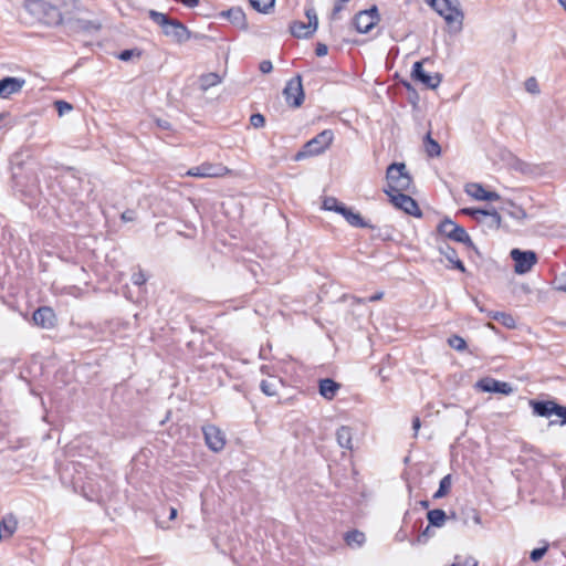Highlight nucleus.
<instances>
[{
  "label": "nucleus",
  "instance_id": "obj_1",
  "mask_svg": "<svg viewBox=\"0 0 566 566\" xmlns=\"http://www.w3.org/2000/svg\"><path fill=\"white\" fill-rule=\"evenodd\" d=\"M25 9L41 23L57 27L63 22L61 10L45 0H27Z\"/></svg>",
  "mask_w": 566,
  "mask_h": 566
},
{
  "label": "nucleus",
  "instance_id": "obj_2",
  "mask_svg": "<svg viewBox=\"0 0 566 566\" xmlns=\"http://www.w3.org/2000/svg\"><path fill=\"white\" fill-rule=\"evenodd\" d=\"M149 18L161 27L166 36L172 38L178 43H184L191 36V32L182 22L177 19H172L165 13L151 10L149 12Z\"/></svg>",
  "mask_w": 566,
  "mask_h": 566
},
{
  "label": "nucleus",
  "instance_id": "obj_3",
  "mask_svg": "<svg viewBox=\"0 0 566 566\" xmlns=\"http://www.w3.org/2000/svg\"><path fill=\"white\" fill-rule=\"evenodd\" d=\"M387 187L384 189L390 193L409 191L412 186V177L403 163H392L386 170Z\"/></svg>",
  "mask_w": 566,
  "mask_h": 566
},
{
  "label": "nucleus",
  "instance_id": "obj_4",
  "mask_svg": "<svg viewBox=\"0 0 566 566\" xmlns=\"http://www.w3.org/2000/svg\"><path fill=\"white\" fill-rule=\"evenodd\" d=\"M334 133L332 129H324L311 140L306 142L302 148L294 155V160L300 161L305 158L317 156L324 153L332 144Z\"/></svg>",
  "mask_w": 566,
  "mask_h": 566
},
{
  "label": "nucleus",
  "instance_id": "obj_5",
  "mask_svg": "<svg viewBox=\"0 0 566 566\" xmlns=\"http://www.w3.org/2000/svg\"><path fill=\"white\" fill-rule=\"evenodd\" d=\"M431 8L441 15L447 24L453 22L459 23V29L462 28L464 13L461 9L460 0H424Z\"/></svg>",
  "mask_w": 566,
  "mask_h": 566
},
{
  "label": "nucleus",
  "instance_id": "obj_6",
  "mask_svg": "<svg viewBox=\"0 0 566 566\" xmlns=\"http://www.w3.org/2000/svg\"><path fill=\"white\" fill-rule=\"evenodd\" d=\"M437 231L446 238L454 242L463 243L467 248L478 252V248L473 243L467 230L462 226L457 224L450 218L446 217L442 221H440L437 227Z\"/></svg>",
  "mask_w": 566,
  "mask_h": 566
},
{
  "label": "nucleus",
  "instance_id": "obj_7",
  "mask_svg": "<svg viewBox=\"0 0 566 566\" xmlns=\"http://www.w3.org/2000/svg\"><path fill=\"white\" fill-rule=\"evenodd\" d=\"M510 256L514 261V272L516 274L530 272L538 260L537 254L532 250L513 249L510 252Z\"/></svg>",
  "mask_w": 566,
  "mask_h": 566
},
{
  "label": "nucleus",
  "instance_id": "obj_8",
  "mask_svg": "<svg viewBox=\"0 0 566 566\" xmlns=\"http://www.w3.org/2000/svg\"><path fill=\"white\" fill-rule=\"evenodd\" d=\"M386 195L389 197V201L394 205L395 208L405 211L407 214L421 218L422 211L420 210L417 201L409 195L403 193V191L390 193L386 191Z\"/></svg>",
  "mask_w": 566,
  "mask_h": 566
},
{
  "label": "nucleus",
  "instance_id": "obj_9",
  "mask_svg": "<svg viewBox=\"0 0 566 566\" xmlns=\"http://www.w3.org/2000/svg\"><path fill=\"white\" fill-rule=\"evenodd\" d=\"M283 95L286 103L294 108H297L303 104L305 94L302 85L301 74H296L286 83L283 90Z\"/></svg>",
  "mask_w": 566,
  "mask_h": 566
},
{
  "label": "nucleus",
  "instance_id": "obj_10",
  "mask_svg": "<svg viewBox=\"0 0 566 566\" xmlns=\"http://www.w3.org/2000/svg\"><path fill=\"white\" fill-rule=\"evenodd\" d=\"M379 21V13L376 6L370 9L358 12L354 19L353 24L357 32L368 33Z\"/></svg>",
  "mask_w": 566,
  "mask_h": 566
},
{
  "label": "nucleus",
  "instance_id": "obj_11",
  "mask_svg": "<svg viewBox=\"0 0 566 566\" xmlns=\"http://www.w3.org/2000/svg\"><path fill=\"white\" fill-rule=\"evenodd\" d=\"M411 77L413 81L421 83L424 87L434 90L442 82V74H429L423 70V61H417L412 65Z\"/></svg>",
  "mask_w": 566,
  "mask_h": 566
},
{
  "label": "nucleus",
  "instance_id": "obj_12",
  "mask_svg": "<svg viewBox=\"0 0 566 566\" xmlns=\"http://www.w3.org/2000/svg\"><path fill=\"white\" fill-rule=\"evenodd\" d=\"M476 387L484 392H495L502 395H510L513 392V387L506 381H501L492 377H485L476 382Z\"/></svg>",
  "mask_w": 566,
  "mask_h": 566
},
{
  "label": "nucleus",
  "instance_id": "obj_13",
  "mask_svg": "<svg viewBox=\"0 0 566 566\" xmlns=\"http://www.w3.org/2000/svg\"><path fill=\"white\" fill-rule=\"evenodd\" d=\"M202 432L210 450L218 452L224 448L226 440L222 431L218 427L213 424L205 426L202 427Z\"/></svg>",
  "mask_w": 566,
  "mask_h": 566
},
{
  "label": "nucleus",
  "instance_id": "obj_14",
  "mask_svg": "<svg viewBox=\"0 0 566 566\" xmlns=\"http://www.w3.org/2000/svg\"><path fill=\"white\" fill-rule=\"evenodd\" d=\"M34 325L44 329H51L56 325L55 312L50 306H40L33 312Z\"/></svg>",
  "mask_w": 566,
  "mask_h": 566
},
{
  "label": "nucleus",
  "instance_id": "obj_15",
  "mask_svg": "<svg viewBox=\"0 0 566 566\" xmlns=\"http://www.w3.org/2000/svg\"><path fill=\"white\" fill-rule=\"evenodd\" d=\"M465 192L474 198L475 200L481 201H497L501 199V196L495 191H488L481 184L471 182L465 187Z\"/></svg>",
  "mask_w": 566,
  "mask_h": 566
},
{
  "label": "nucleus",
  "instance_id": "obj_16",
  "mask_svg": "<svg viewBox=\"0 0 566 566\" xmlns=\"http://www.w3.org/2000/svg\"><path fill=\"white\" fill-rule=\"evenodd\" d=\"M25 81L19 77L7 76L0 80V97L8 98L21 91Z\"/></svg>",
  "mask_w": 566,
  "mask_h": 566
},
{
  "label": "nucleus",
  "instance_id": "obj_17",
  "mask_svg": "<svg viewBox=\"0 0 566 566\" xmlns=\"http://www.w3.org/2000/svg\"><path fill=\"white\" fill-rule=\"evenodd\" d=\"M533 413L537 417L549 418L554 416L557 402L555 400H530Z\"/></svg>",
  "mask_w": 566,
  "mask_h": 566
},
{
  "label": "nucleus",
  "instance_id": "obj_18",
  "mask_svg": "<svg viewBox=\"0 0 566 566\" xmlns=\"http://www.w3.org/2000/svg\"><path fill=\"white\" fill-rule=\"evenodd\" d=\"M219 17L228 19L234 27L241 30L248 29L245 13L240 7H233L229 10L221 11Z\"/></svg>",
  "mask_w": 566,
  "mask_h": 566
},
{
  "label": "nucleus",
  "instance_id": "obj_19",
  "mask_svg": "<svg viewBox=\"0 0 566 566\" xmlns=\"http://www.w3.org/2000/svg\"><path fill=\"white\" fill-rule=\"evenodd\" d=\"M18 530V518L12 513L6 514L0 521V542L13 536Z\"/></svg>",
  "mask_w": 566,
  "mask_h": 566
},
{
  "label": "nucleus",
  "instance_id": "obj_20",
  "mask_svg": "<svg viewBox=\"0 0 566 566\" xmlns=\"http://www.w3.org/2000/svg\"><path fill=\"white\" fill-rule=\"evenodd\" d=\"M221 168L210 163H203L200 166L192 167L187 171L188 176L197 178H210L220 176Z\"/></svg>",
  "mask_w": 566,
  "mask_h": 566
},
{
  "label": "nucleus",
  "instance_id": "obj_21",
  "mask_svg": "<svg viewBox=\"0 0 566 566\" xmlns=\"http://www.w3.org/2000/svg\"><path fill=\"white\" fill-rule=\"evenodd\" d=\"M500 211L518 222H523L527 218L526 211L510 199L503 200Z\"/></svg>",
  "mask_w": 566,
  "mask_h": 566
},
{
  "label": "nucleus",
  "instance_id": "obj_22",
  "mask_svg": "<svg viewBox=\"0 0 566 566\" xmlns=\"http://www.w3.org/2000/svg\"><path fill=\"white\" fill-rule=\"evenodd\" d=\"M339 214H342L345 220L355 228H369L375 229V226L370 224L368 221H366L360 213L353 211V209L346 207L344 205L343 209L340 210Z\"/></svg>",
  "mask_w": 566,
  "mask_h": 566
},
{
  "label": "nucleus",
  "instance_id": "obj_23",
  "mask_svg": "<svg viewBox=\"0 0 566 566\" xmlns=\"http://www.w3.org/2000/svg\"><path fill=\"white\" fill-rule=\"evenodd\" d=\"M339 388L340 385L332 378H323L318 381L319 395L327 400H332Z\"/></svg>",
  "mask_w": 566,
  "mask_h": 566
},
{
  "label": "nucleus",
  "instance_id": "obj_24",
  "mask_svg": "<svg viewBox=\"0 0 566 566\" xmlns=\"http://www.w3.org/2000/svg\"><path fill=\"white\" fill-rule=\"evenodd\" d=\"M439 251L452 264L453 269H457L461 272H465V266L463 262L459 259L458 252L454 248L446 243L444 245L439 248Z\"/></svg>",
  "mask_w": 566,
  "mask_h": 566
},
{
  "label": "nucleus",
  "instance_id": "obj_25",
  "mask_svg": "<svg viewBox=\"0 0 566 566\" xmlns=\"http://www.w3.org/2000/svg\"><path fill=\"white\" fill-rule=\"evenodd\" d=\"M482 219L483 221L481 224L485 226L489 230H499L503 227L502 217L500 212L494 208L489 210L486 209V214H484Z\"/></svg>",
  "mask_w": 566,
  "mask_h": 566
},
{
  "label": "nucleus",
  "instance_id": "obj_26",
  "mask_svg": "<svg viewBox=\"0 0 566 566\" xmlns=\"http://www.w3.org/2000/svg\"><path fill=\"white\" fill-rule=\"evenodd\" d=\"M336 440L340 448L353 449V431L348 426H342L336 431Z\"/></svg>",
  "mask_w": 566,
  "mask_h": 566
},
{
  "label": "nucleus",
  "instance_id": "obj_27",
  "mask_svg": "<svg viewBox=\"0 0 566 566\" xmlns=\"http://www.w3.org/2000/svg\"><path fill=\"white\" fill-rule=\"evenodd\" d=\"M290 31L292 35L297 39H308L316 32L312 28H308L307 23L302 21H293L290 24Z\"/></svg>",
  "mask_w": 566,
  "mask_h": 566
},
{
  "label": "nucleus",
  "instance_id": "obj_28",
  "mask_svg": "<svg viewBox=\"0 0 566 566\" xmlns=\"http://www.w3.org/2000/svg\"><path fill=\"white\" fill-rule=\"evenodd\" d=\"M423 148L428 157L434 158L441 155V146L439 143L431 137V133H428L423 138Z\"/></svg>",
  "mask_w": 566,
  "mask_h": 566
},
{
  "label": "nucleus",
  "instance_id": "obj_29",
  "mask_svg": "<svg viewBox=\"0 0 566 566\" xmlns=\"http://www.w3.org/2000/svg\"><path fill=\"white\" fill-rule=\"evenodd\" d=\"M344 541L349 547H360L365 543L366 536L358 530H352L344 534Z\"/></svg>",
  "mask_w": 566,
  "mask_h": 566
},
{
  "label": "nucleus",
  "instance_id": "obj_30",
  "mask_svg": "<svg viewBox=\"0 0 566 566\" xmlns=\"http://www.w3.org/2000/svg\"><path fill=\"white\" fill-rule=\"evenodd\" d=\"M427 518L431 526L441 527L446 523L448 516L442 509H433L428 511Z\"/></svg>",
  "mask_w": 566,
  "mask_h": 566
},
{
  "label": "nucleus",
  "instance_id": "obj_31",
  "mask_svg": "<svg viewBox=\"0 0 566 566\" xmlns=\"http://www.w3.org/2000/svg\"><path fill=\"white\" fill-rule=\"evenodd\" d=\"M221 82V77L218 73H206L199 77L200 90L206 92L210 87L218 85Z\"/></svg>",
  "mask_w": 566,
  "mask_h": 566
},
{
  "label": "nucleus",
  "instance_id": "obj_32",
  "mask_svg": "<svg viewBox=\"0 0 566 566\" xmlns=\"http://www.w3.org/2000/svg\"><path fill=\"white\" fill-rule=\"evenodd\" d=\"M489 316L492 319L501 323L506 328H515V326H516L515 318L511 314H509V313H505V312H489Z\"/></svg>",
  "mask_w": 566,
  "mask_h": 566
},
{
  "label": "nucleus",
  "instance_id": "obj_33",
  "mask_svg": "<svg viewBox=\"0 0 566 566\" xmlns=\"http://www.w3.org/2000/svg\"><path fill=\"white\" fill-rule=\"evenodd\" d=\"M277 384H282V380L279 378H273L272 380L263 379L260 384V389L264 395L273 397L277 395Z\"/></svg>",
  "mask_w": 566,
  "mask_h": 566
},
{
  "label": "nucleus",
  "instance_id": "obj_34",
  "mask_svg": "<svg viewBox=\"0 0 566 566\" xmlns=\"http://www.w3.org/2000/svg\"><path fill=\"white\" fill-rule=\"evenodd\" d=\"M451 483H452L451 474H447L446 476H443L440 480L439 489L433 494V499L438 500V499L446 496L451 489Z\"/></svg>",
  "mask_w": 566,
  "mask_h": 566
},
{
  "label": "nucleus",
  "instance_id": "obj_35",
  "mask_svg": "<svg viewBox=\"0 0 566 566\" xmlns=\"http://www.w3.org/2000/svg\"><path fill=\"white\" fill-rule=\"evenodd\" d=\"M75 27L77 30L91 32L97 31L101 29V24L97 21L86 20V19H76Z\"/></svg>",
  "mask_w": 566,
  "mask_h": 566
},
{
  "label": "nucleus",
  "instance_id": "obj_36",
  "mask_svg": "<svg viewBox=\"0 0 566 566\" xmlns=\"http://www.w3.org/2000/svg\"><path fill=\"white\" fill-rule=\"evenodd\" d=\"M343 207L344 203L338 201L335 197H325L322 206L324 210L334 211L336 213H339Z\"/></svg>",
  "mask_w": 566,
  "mask_h": 566
},
{
  "label": "nucleus",
  "instance_id": "obj_37",
  "mask_svg": "<svg viewBox=\"0 0 566 566\" xmlns=\"http://www.w3.org/2000/svg\"><path fill=\"white\" fill-rule=\"evenodd\" d=\"M249 2L256 11L268 13L273 8L275 0H249Z\"/></svg>",
  "mask_w": 566,
  "mask_h": 566
},
{
  "label": "nucleus",
  "instance_id": "obj_38",
  "mask_svg": "<svg viewBox=\"0 0 566 566\" xmlns=\"http://www.w3.org/2000/svg\"><path fill=\"white\" fill-rule=\"evenodd\" d=\"M305 17L308 20L307 27L316 31L318 28V18L315 8L312 4L305 7Z\"/></svg>",
  "mask_w": 566,
  "mask_h": 566
},
{
  "label": "nucleus",
  "instance_id": "obj_39",
  "mask_svg": "<svg viewBox=\"0 0 566 566\" xmlns=\"http://www.w3.org/2000/svg\"><path fill=\"white\" fill-rule=\"evenodd\" d=\"M460 213L469 216L473 218L476 222L481 223L483 221L482 217L486 214V209L463 208L460 210Z\"/></svg>",
  "mask_w": 566,
  "mask_h": 566
},
{
  "label": "nucleus",
  "instance_id": "obj_40",
  "mask_svg": "<svg viewBox=\"0 0 566 566\" xmlns=\"http://www.w3.org/2000/svg\"><path fill=\"white\" fill-rule=\"evenodd\" d=\"M448 345L451 348L459 350V352H462L467 348V342L464 340V338H462L459 335H451L448 338Z\"/></svg>",
  "mask_w": 566,
  "mask_h": 566
},
{
  "label": "nucleus",
  "instance_id": "obj_41",
  "mask_svg": "<svg viewBox=\"0 0 566 566\" xmlns=\"http://www.w3.org/2000/svg\"><path fill=\"white\" fill-rule=\"evenodd\" d=\"M548 551V543L544 542L542 547L534 548L530 554V559L534 563L539 562Z\"/></svg>",
  "mask_w": 566,
  "mask_h": 566
},
{
  "label": "nucleus",
  "instance_id": "obj_42",
  "mask_svg": "<svg viewBox=\"0 0 566 566\" xmlns=\"http://www.w3.org/2000/svg\"><path fill=\"white\" fill-rule=\"evenodd\" d=\"M463 514L465 515L462 518V523L464 525L469 524V520H472L475 524H481V516L475 509H469L465 512H463Z\"/></svg>",
  "mask_w": 566,
  "mask_h": 566
},
{
  "label": "nucleus",
  "instance_id": "obj_43",
  "mask_svg": "<svg viewBox=\"0 0 566 566\" xmlns=\"http://www.w3.org/2000/svg\"><path fill=\"white\" fill-rule=\"evenodd\" d=\"M432 535L433 532L431 531V525L429 524L420 534H418L417 538L412 542V545L426 544Z\"/></svg>",
  "mask_w": 566,
  "mask_h": 566
},
{
  "label": "nucleus",
  "instance_id": "obj_44",
  "mask_svg": "<svg viewBox=\"0 0 566 566\" xmlns=\"http://www.w3.org/2000/svg\"><path fill=\"white\" fill-rule=\"evenodd\" d=\"M554 416H557L559 421L552 420L551 424L558 423L560 426H566V406L557 403Z\"/></svg>",
  "mask_w": 566,
  "mask_h": 566
},
{
  "label": "nucleus",
  "instance_id": "obj_45",
  "mask_svg": "<svg viewBox=\"0 0 566 566\" xmlns=\"http://www.w3.org/2000/svg\"><path fill=\"white\" fill-rule=\"evenodd\" d=\"M140 55H142V52L137 49L123 50L118 54V59L126 62V61H129L134 56L139 57Z\"/></svg>",
  "mask_w": 566,
  "mask_h": 566
},
{
  "label": "nucleus",
  "instance_id": "obj_46",
  "mask_svg": "<svg viewBox=\"0 0 566 566\" xmlns=\"http://www.w3.org/2000/svg\"><path fill=\"white\" fill-rule=\"evenodd\" d=\"M525 90L531 94L539 93V86L535 77H528L525 81Z\"/></svg>",
  "mask_w": 566,
  "mask_h": 566
},
{
  "label": "nucleus",
  "instance_id": "obj_47",
  "mask_svg": "<svg viewBox=\"0 0 566 566\" xmlns=\"http://www.w3.org/2000/svg\"><path fill=\"white\" fill-rule=\"evenodd\" d=\"M250 124L254 128H261L265 125V117L260 113L252 114L250 117Z\"/></svg>",
  "mask_w": 566,
  "mask_h": 566
},
{
  "label": "nucleus",
  "instance_id": "obj_48",
  "mask_svg": "<svg viewBox=\"0 0 566 566\" xmlns=\"http://www.w3.org/2000/svg\"><path fill=\"white\" fill-rule=\"evenodd\" d=\"M554 289L556 291L566 292V274H562L554 280Z\"/></svg>",
  "mask_w": 566,
  "mask_h": 566
},
{
  "label": "nucleus",
  "instance_id": "obj_49",
  "mask_svg": "<svg viewBox=\"0 0 566 566\" xmlns=\"http://www.w3.org/2000/svg\"><path fill=\"white\" fill-rule=\"evenodd\" d=\"M55 107L60 115H63L64 113L70 112L73 108L72 105L65 101H56Z\"/></svg>",
  "mask_w": 566,
  "mask_h": 566
},
{
  "label": "nucleus",
  "instance_id": "obj_50",
  "mask_svg": "<svg viewBox=\"0 0 566 566\" xmlns=\"http://www.w3.org/2000/svg\"><path fill=\"white\" fill-rule=\"evenodd\" d=\"M346 2H340V0L336 1V3L334 4V8L332 10V13H331V19L332 20H336L338 18V14L344 9V4Z\"/></svg>",
  "mask_w": 566,
  "mask_h": 566
},
{
  "label": "nucleus",
  "instance_id": "obj_51",
  "mask_svg": "<svg viewBox=\"0 0 566 566\" xmlns=\"http://www.w3.org/2000/svg\"><path fill=\"white\" fill-rule=\"evenodd\" d=\"M146 281H147V279L143 272L134 273L132 276V282L135 285H143L146 283Z\"/></svg>",
  "mask_w": 566,
  "mask_h": 566
},
{
  "label": "nucleus",
  "instance_id": "obj_52",
  "mask_svg": "<svg viewBox=\"0 0 566 566\" xmlns=\"http://www.w3.org/2000/svg\"><path fill=\"white\" fill-rule=\"evenodd\" d=\"M259 70L263 73V74H268L270 73L272 70H273V65H272V62L270 60H263L260 65H259Z\"/></svg>",
  "mask_w": 566,
  "mask_h": 566
},
{
  "label": "nucleus",
  "instance_id": "obj_53",
  "mask_svg": "<svg viewBox=\"0 0 566 566\" xmlns=\"http://www.w3.org/2000/svg\"><path fill=\"white\" fill-rule=\"evenodd\" d=\"M328 53V48L324 43H317L315 48V54L317 56H325Z\"/></svg>",
  "mask_w": 566,
  "mask_h": 566
},
{
  "label": "nucleus",
  "instance_id": "obj_54",
  "mask_svg": "<svg viewBox=\"0 0 566 566\" xmlns=\"http://www.w3.org/2000/svg\"><path fill=\"white\" fill-rule=\"evenodd\" d=\"M450 566H478V562L474 558L469 557V558H465L462 563L455 562Z\"/></svg>",
  "mask_w": 566,
  "mask_h": 566
},
{
  "label": "nucleus",
  "instance_id": "obj_55",
  "mask_svg": "<svg viewBox=\"0 0 566 566\" xmlns=\"http://www.w3.org/2000/svg\"><path fill=\"white\" fill-rule=\"evenodd\" d=\"M158 127L163 128V129H170L171 128V125L168 120L166 119H157L156 120Z\"/></svg>",
  "mask_w": 566,
  "mask_h": 566
},
{
  "label": "nucleus",
  "instance_id": "obj_56",
  "mask_svg": "<svg viewBox=\"0 0 566 566\" xmlns=\"http://www.w3.org/2000/svg\"><path fill=\"white\" fill-rule=\"evenodd\" d=\"M420 427H421V422H420L419 417H415V418L412 419V429H413V431H415V434H417V432H418V430L420 429Z\"/></svg>",
  "mask_w": 566,
  "mask_h": 566
},
{
  "label": "nucleus",
  "instance_id": "obj_57",
  "mask_svg": "<svg viewBox=\"0 0 566 566\" xmlns=\"http://www.w3.org/2000/svg\"><path fill=\"white\" fill-rule=\"evenodd\" d=\"M382 296H384V293H382V292H378V293H376V294H374V295L369 296V297H368V301H369V302H376V301L381 300V298H382Z\"/></svg>",
  "mask_w": 566,
  "mask_h": 566
},
{
  "label": "nucleus",
  "instance_id": "obj_58",
  "mask_svg": "<svg viewBox=\"0 0 566 566\" xmlns=\"http://www.w3.org/2000/svg\"><path fill=\"white\" fill-rule=\"evenodd\" d=\"M419 503L423 509H428L430 505L428 500H421Z\"/></svg>",
  "mask_w": 566,
  "mask_h": 566
},
{
  "label": "nucleus",
  "instance_id": "obj_59",
  "mask_svg": "<svg viewBox=\"0 0 566 566\" xmlns=\"http://www.w3.org/2000/svg\"><path fill=\"white\" fill-rule=\"evenodd\" d=\"M176 516H177V510H176V509H174V507H171L169 518H170V520H172V518H175Z\"/></svg>",
  "mask_w": 566,
  "mask_h": 566
},
{
  "label": "nucleus",
  "instance_id": "obj_60",
  "mask_svg": "<svg viewBox=\"0 0 566 566\" xmlns=\"http://www.w3.org/2000/svg\"><path fill=\"white\" fill-rule=\"evenodd\" d=\"M403 86L409 91L412 90V86L409 82H403Z\"/></svg>",
  "mask_w": 566,
  "mask_h": 566
},
{
  "label": "nucleus",
  "instance_id": "obj_61",
  "mask_svg": "<svg viewBox=\"0 0 566 566\" xmlns=\"http://www.w3.org/2000/svg\"><path fill=\"white\" fill-rule=\"evenodd\" d=\"M558 2L566 10V0H558Z\"/></svg>",
  "mask_w": 566,
  "mask_h": 566
},
{
  "label": "nucleus",
  "instance_id": "obj_62",
  "mask_svg": "<svg viewBox=\"0 0 566 566\" xmlns=\"http://www.w3.org/2000/svg\"><path fill=\"white\" fill-rule=\"evenodd\" d=\"M122 219L125 221L130 220L129 216H127V212L123 213Z\"/></svg>",
  "mask_w": 566,
  "mask_h": 566
},
{
  "label": "nucleus",
  "instance_id": "obj_63",
  "mask_svg": "<svg viewBox=\"0 0 566 566\" xmlns=\"http://www.w3.org/2000/svg\"><path fill=\"white\" fill-rule=\"evenodd\" d=\"M417 524H422V520H418V521L415 523L413 527H416V526H417Z\"/></svg>",
  "mask_w": 566,
  "mask_h": 566
},
{
  "label": "nucleus",
  "instance_id": "obj_64",
  "mask_svg": "<svg viewBox=\"0 0 566 566\" xmlns=\"http://www.w3.org/2000/svg\"><path fill=\"white\" fill-rule=\"evenodd\" d=\"M265 369H266V366H262V367H261V371H262V373H265Z\"/></svg>",
  "mask_w": 566,
  "mask_h": 566
}]
</instances>
